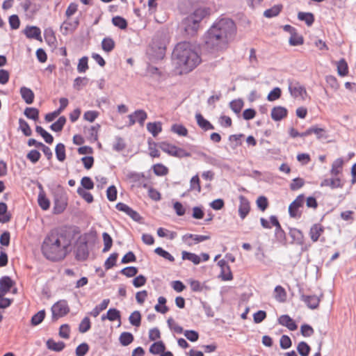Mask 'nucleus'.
<instances>
[{"mask_svg": "<svg viewBox=\"0 0 356 356\" xmlns=\"http://www.w3.org/2000/svg\"><path fill=\"white\" fill-rule=\"evenodd\" d=\"M275 298L280 302H283L286 300V293L282 286H277L275 288Z\"/></svg>", "mask_w": 356, "mask_h": 356, "instance_id": "2f4dec72", "label": "nucleus"}, {"mask_svg": "<svg viewBox=\"0 0 356 356\" xmlns=\"http://www.w3.org/2000/svg\"><path fill=\"white\" fill-rule=\"evenodd\" d=\"M195 238V234H186L184 235L181 238L183 243L186 245L187 246H192L193 245L197 244Z\"/></svg>", "mask_w": 356, "mask_h": 356, "instance_id": "13d9d810", "label": "nucleus"}, {"mask_svg": "<svg viewBox=\"0 0 356 356\" xmlns=\"http://www.w3.org/2000/svg\"><path fill=\"white\" fill-rule=\"evenodd\" d=\"M70 312L66 300H61L56 302L51 307L52 316L58 318L65 316Z\"/></svg>", "mask_w": 356, "mask_h": 356, "instance_id": "423d86ee", "label": "nucleus"}, {"mask_svg": "<svg viewBox=\"0 0 356 356\" xmlns=\"http://www.w3.org/2000/svg\"><path fill=\"white\" fill-rule=\"evenodd\" d=\"M181 258L183 260H188L191 261L195 265H197L201 262V258L199 255L186 251H182Z\"/></svg>", "mask_w": 356, "mask_h": 356, "instance_id": "b1692460", "label": "nucleus"}, {"mask_svg": "<svg viewBox=\"0 0 356 356\" xmlns=\"http://www.w3.org/2000/svg\"><path fill=\"white\" fill-rule=\"evenodd\" d=\"M238 214L241 219H244L250 212V206L248 200L243 196H239Z\"/></svg>", "mask_w": 356, "mask_h": 356, "instance_id": "9d476101", "label": "nucleus"}, {"mask_svg": "<svg viewBox=\"0 0 356 356\" xmlns=\"http://www.w3.org/2000/svg\"><path fill=\"white\" fill-rule=\"evenodd\" d=\"M89 250L86 242L81 243L78 245L76 250V258L79 261H85L88 259Z\"/></svg>", "mask_w": 356, "mask_h": 356, "instance_id": "9b49d317", "label": "nucleus"}, {"mask_svg": "<svg viewBox=\"0 0 356 356\" xmlns=\"http://www.w3.org/2000/svg\"><path fill=\"white\" fill-rule=\"evenodd\" d=\"M89 350V346L86 343H82L76 348V356H84Z\"/></svg>", "mask_w": 356, "mask_h": 356, "instance_id": "0e129e2a", "label": "nucleus"}, {"mask_svg": "<svg viewBox=\"0 0 356 356\" xmlns=\"http://www.w3.org/2000/svg\"><path fill=\"white\" fill-rule=\"evenodd\" d=\"M337 70H338V74L341 76H344L348 74V65L344 59H341V60H339L338 62Z\"/></svg>", "mask_w": 356, "mask_h": 356, "instance_id": "c03bdc74", "label": "nucleus"}, {"mask_svg": "<svg viewBox=\"0 0 356 356\" xmlns=\"http://www.w3.org/2000/svg\"><path fill=\"white\" fill-rule=\"evenodd\" d=\"M90 320L88 317L86 316L85 318H83V319L81 321L79 325V331L81 333H86L90 329Z\"/></svg>", "mask_w": 356, "mask_h": 356, "instance_id": "37998d69", "label": "nucleus"}, {"mask_svg": "<svg viewBox=\"0 0 356 356\" xmlns=\"http://www.w3.org/2000/svg\"><path fill=\"white\" fill-rule=\"evenodd\" d=\"M278 323L282 326L286 327L289 330L294 331L298 326L295 321L289 315H282L278 318Z\"/></svg>", "mask_w": 356, "mask_h": 356, "instance_id": "ddd939ff", "label": "nucleus"}, {"mask_svg": "<svg viewBox=\"0 0 356 356\" xmlns=\"http://www.w3.org/2000/svg\"><path fill=\"white\" fill-rule=\"evenodd\" d=\"M329 186L331 188H341L343 184L339 178L325 179L321 183V187Z\"/></svg>", "mask_w": 356, "mask_h": 356, "instance_id": "f3484780", "label": "nucleus"}, {"mask_svg": "<svg viewBox=\"0 0 356 356\" xmlns=\"http://www.w3.org/2000/svg\"><path fill=\"white\" fill-rule=\"evenodd\" d=\"M38 202L42 209L47 210L49 208L50 202L42 190L38 194Z\"/></svg>", "mask_w": 356, "mask_h": 356, "instance_id": "c85d7f7f", "label": "nucleus"}, {"mask_svg": "<svg viewBox=\"0 0 356 356\" xmlns=\"http://www.w3.org/2000/svg\"><path fill=\"white\" fill-rule=\"evenodd\" d=\"M108 299H104L99 305H97L90 313L94 317L99 316V313L106 309L109 304Z\"/></svg>", "mask_w": 356, "mask_h": 356, "instance_id": "c756f323", "label": "nucleus"}, {"mask_svg": "<svg viewBox=\"0 0 356 356\" xmlns=\"http://www.w3.org/2000/svg\"><path fill=\"white\" fill-rule=\"evenodd\" d=\"M130 323L136 327H139L140 325L141 315L138 311H135L131 314L129 318Z\"/></svg>", "mask_w": 356, "mask_h": 356, "instance_id": "58836bf2", "label": "nucleus"}, {"mask_svg": "<svg viewBox=\"0 0 356 356\" xmlns=\"http://www.w3.org/2000/svg\"><path fill=\"white\" fill-rule=\"evenodd\" d=\"M287 109L283 106H275L271 111V118L274 121H280L287 115Z\"/></svg>", "mask_w": 356, "mask_h": 356, "instance_id": "4468645a", "label": "nucleus"}, {"mask_svg": "<svg viewBox=\"0 0 356 356\" xmlns=\"http://www.w3.org/2000/svg\"><path fill=\"white\" fill-rule=\"evenodd\" d=\"M134 339V338L133 334L128 332H122L119 337L120 343L124 346H127L131 344Z\"/></svg>", "mask_w": 356, "mask_h": 356, "instance_id": "cd10ccee", "label": "nucleus"}, {"mask_svg": "<svg viewBox=\"0 0 356 356\" xmlns=\"http://www.w3.org/2000/svg\"><path fill=\"white\" fill-rule=\"evenodd\" d=\"M47 347L48 349L56 351V352H60L63 350L65 346V344L63 341H55L52 339H49L47 340Z\"/></svg>", "mask_w": 356, "mask_h": 356, "instance_id": "412c9836", "label": "nucleus"}, {"mask_svg": "<svg viewBox=\"0 0 356 356\" xmlns=\"http://www.w3.org/2000/svg\"><path fill=\"white\" fill-rule=\"evenodd\" d=\"M106 318L110 321L120 320V312L116 309H109L106 313Z\"/></svg>", "mask_w": 356, "mask_h": 356, "instance_id": "864d4df0", "label": "nucleus"}, {"mask_svg": "<svg viewBox=\"0 0 356 356\" xmlns=\"http://www.w3.org/2000/svg\"><path fill=\"white\" fill-rule=\"evenodd\" d=\"M323 232V227L320 224H314L310 229L309 236L312 241L316 242Z\"/></svg>", "mask_w": 356, "mask_h": 356, "instance_id": "a211bd4d", "label": "nucleus"}, {"mask_svg": "<svg viewBox=\"0 0 356 356\" xmlns=\"http://www.w3.org/2000/svg\"><path fill=\"white\" fill-rule=\"evenodd\" d=\"M305 184V181L302 178H295L292 180V182L290 184V188L292 191H296L301 187H302Z\"/></svg>", "mask_w": 356, "mask_h": 356, "instance_id": "338daca9", "label": "nucleus"}, {"mask_svg": "<svg viewBox=\"0 0 356 356\" xmlns=\"http://www.w3.org/2000/svg\"><path fill=\"white\" fill-rule=\"evenodd\" d=\"M289 42L291 45L297 46L303 43V38L296 31L291 35Z\"/></svg>", "mask_w": 356, "mask_h": 356, "instance_id": "603ef678", "label": "nucleus"}, {"mask_svg": "<svg viewBox=\"0 0 356 356\" xmlns=\"http://www.w3.org/2000/svg\"><path fill=\"white\" fill-rule=\"evenodd\" d=\"M55 152L59 161H63L65 159V147L63 143H58L56 146Z\"/></svg>", "mask_w": 356, "mask_h": 356, "instance_id": "e433bc0d", "label": "nucleus"}, {"mask_svg": "<svg viewBox=\"0 0 356 356\" xmlns=\"http://www.w3.org/2000/svg\"><path fill=\"white\" fill-rule=\"evenodd\" d=\"M118 254L117 253H113L106 260L104 267L106 269H110L115 266Z\"/></svg>", "mask_w": 356, "mask_h": 356, "instance_id": "774afa93", "label": "nucleus"}, {"mask_svg": "<svg viewBox=\"0 0 356 356\" xmlns=\"http://www.w3.org/2000/svg\"><path fill=\"white\" fill-rule=\"evenodd\" d=\"M289 234L293 240L298 245H302L304 242V236L302 232L296 229L291 228L289 230Z\"/></svg>", "mask_w": 356, "mask_h": 356, "instance_id": "5701e85b", "label": "nucleus"}, {"mask_svg": "<svg viewBox=\"0 0 356 356\" xmlns=\"http://www.w3.org/2000/svg\"><path fill=\"white\" fill-rule=\"evenodd\" d=\"M165 346L161 341L154 342L149 347V352L154 355L161 354L165 351Z\"/></svg>", "mask_w": 356, "mask_h": 356, "instance_id": "a878e982", "label": "nucleus"}, {"mask_svg": "<svg viewBox=\"0 0 356 356\" xmlns=\"http://www.w3.org/2000/svg\"><path fill=\"white\" fill-rule=\"evenodd\" d=\"M147 129L154 137H156L161 132L162 124L160 122H149L147 124Z\"/></svg>", "mask_w": 356, "mask_h": 356, "instance_id": "4be33fe9", "label": "nucleus"}, {"mask_svg": "<svg viewBox=\"0 0 356 356\" xmlns=\"http://www.w3.org/2000/svg\"><path fill=\"white\" fill-rule=\"evenodd\" d=\"M195 119L198 126L204 131L214 129V127L207 120L204 119L200 113L195 115Z\"/></svg>", "mask_w": 356, "mask_h": 356, "instance_id": "aec40b11", "label": "nucleus"}, {"mask_svg": "<svg viewBox=\"0 0 356 356\" xmlns=\"http://www.w3.org/2000/svg\"><path fill=\"white\" fill-rule=\"evenodd\" d=\"M141 185L143 187L147 188L149 192V197L154 200H159L161 198L160 193L155 189L149 187L148 185L145 183L141 182Z\"/></svg>", "mask_w": 356, "mask_h": 356, "instance_id": "680f3d73", "label": "nucleus"}, {"mask_svg": "<svg viewBox=\"0 0 356 356\" xmlns=\"http://www.w3.org/2000/svg\"><path fill=\"white\" fill-rule=\"evenodd\" d=\"M281 96V90L280 88L276 87L273 88L268 95L267 99L269 102H273L279 99Z\"/></svg>", "mask_w": 356, "mask_h": 356, "instance_id": "e2e57ef3", "label": "nucleus"}, {"mask_svg": "<svg viewBox=\"0 0 356 356\" xmlns=\"http://www.w3.org/2000/svg\"><path fill=\"white\" fill-rule=\"evenodd\" d=\"M24 115L29 119L37 120L38 119L39 111L35 108L29 107L25 109Z\"/></svg>", "mask_w": 356, "mask_h": 356, "instance_id": "a18cd8bd", "label": "nucleus"}, {"mask_svg": "<svg viewBox=\"0 0 356 356\" xmlns=\"http://www.w3.org/2000/svg\"><path fill=\"white\" fill-rule=\"evenodd\" d=\"M71 242V237L65 231L54 229L44 238L42 253L50 261H60L67 256Z\"/></svg>", "mask_w": 356, "mask_h": 356, "instance_id": "f03ea898", "label": "nucleus"}, {"mask_svg": "<svg viewBox=\"0 0 356 356\" xmlns=\"http://www.w3.org/2000/svg\"><path fill=\"white\" fill-rule=\"evenodd\" d=\"M159 148L164 152L172 156H177L178 154V148L175 145H172L166 142L158 143Z\"/></svg>", "mask_w": 356, "mask_h": 356, "instance_id": "dca6fc26", "label": "nucleus"}, {"mask_svg": "<svg viewBox=\"0 0 356 356\" xmlns=\"http://www.w3.org/2000/svg\"><path fill=\"white\" fill-rule=\"evenodd\" d=\"M298 18L301 21L305 22L308 26H311L314 21V17L311 13L300 12L298 15Z\"/></svg>", "mask_w": 356, "mask_h": 356, "instance_id": "72a5a7b5", "label": "nucleus"}, {"mask_svg": "<svg viewBox=\"0 0 356 356\" xmlns=\"http://www.w3.org/2000/svg\"><path fill=\"white\" fill-rule=\"evenodd\" d=\"M220 277L222 278V280L225 281H229L232 280V273L231 272L230 267L229 266V265L221 268Z\"/></svg>", "mask_w": 356, "mask_h": 356, "instance_id": "5fc2aeb1", "label": "nucleus"}, {"mask_svg": "<svg viewBox=\"0 0 356 356\" xmlns=\"http://www.w3.org/2000/svg\"><path fill=\"white\" fill-rule=\"evenodd\" d=\"M36 132L40 134L45 140V142L48 144H51L54 141L53 136L49 134L47 131H45L42 127L36 126L35 127Z\"/></svg>", "mask_w": 356, "mask_h": 356, "instance_id": "473e14b6", "label": "nucleus"}, {"mask_svg": "<svg viewBox=\"0 0 356 356\" xmlns=\"http://www.w3.org/2000/svg\"><path fill=\"white\" fill-rule=\"evenodd\" d=\"M66 123V118L65 116L60 117L56 122L50 126V129L56 132L61 131L64 125Z\"/></svg>", "mask_w": 356, "mask_h": 356, "instance_id": "f704fd0d", "label": "nucleus"}, {"mask_svg": "<svg viewBox=\"0 0 356 356\" xmlns=\"http://www.w3.org/2000/svg\"><path fill=\"white\" fill-rule=\"evenodd\" d=\"M297 350L301 356H308L310 351V347L307 343L301 341L298 345Z\"/></svg>", "mask_w": 356, "mask_h": 356, "instance_id": "3c124183", "label": "nucleus"}, {"mask_svg": "<svg viewBox=\"0 0 356 356\" xmlns=\"http://www.w3.org/2000/svg\"><path fill=\"white\" fill-rule=\"evenodd\" d=\"M158 302H159V304L155 305V307H154L155 310L161 314H165L168 311V307L165 306V303H166L165 298H164L163 296H160L158 298Z\"/></svg>", "mask_w": 356, "mask_h": 356, "instance_id": "c9c22d12", "label": "nucleus"}, {"mask_svg": "<svg viewBox=\"0 0 356 356\" xmlns=\"http://www.w3.org/2000/svg\"><path fill=\"white\" fill-rule=\"evenodd\" d=\"M15 285V282L8 276H3L0 279V286L6 294Z\"/></svg>", "mask_w": 356, "mask_h": 356, "instance_id": "6ab92c4d", "label": "nucleus"}, {"mask_svg": "<svg viewBox=\"0 0 356 356\" xmlns=\"http://www.w3.org/2000/svg\"><path fill=\"white\" fill-rule=\"evenodd\" d=\"M115 47V42L111 38H104L102 42V48L105 52H111Z\"/></svg>", "mask_w": 356, "mask_h": 356, "instance_id": "7c9ffc66", "label": "nucleus"}, {"mask_svg": "<svg viewBox=\"0 0 356 356\" xmlns=\"http://www.w3.org/2000/svg\"><path fill=\"white\" fill-rule=\"evenodd\" d=\"M300 299L312 309L317 308L320 302V298L316 295H302Z\"/></svg>", "mask_w": 356, "mask_h": 356, "instance_id": "f8f14e48", "label": "nucleus"}, {"mask_svg": "<svg viewBox=\"0 0 356 356\" xmlns=\"http://www.w3.org/2000/svg\"><path fill=\"white\" fill-rule=\"evenodd\" d=\"M102 238H103V241H104V247L102 251H103V252H106L111 249V248L112 246L113 239L107 232H104L102 234Z\"/></svg>", "mask_w": 356, "mask_h": 356, "instance_id": "a19ab883", "label": "nucleus"}, {"mask_svg": "<svg viewBox=\"0 0 356 356\" xmlns=\"http://www.w3.org/2000/svg\"><path fill=\"white\" fill-rule=\"evenodd\" d=\"M289 90L291 95L294 98H300L305 99L307 95L305 88L299 82L296 81L288 80Z\"/></svg>", "mask_w": 356, "mask_h": 356, "instance_id": "39448f33", "label": "nucleus"}, {"mask_svg": "<svg viewBox=\"0 0 356 356\" xmlns=\"http://www.w3.org/2000/svg\"><path fill=\"white\" fill-rule=\"evenodd\" d=\"M19 128L26 136L31 135L32 131L29 124L23 119L19 120Z\"/></svg>", "mask_w": 356, "mask_h": 356, "instance_id": "6e6d98bb", "label": "nucleus"}, {"mask_svg": "<svg viewBox=\"0 0 356 356\" xmlns=\"http://www.w3.org/2000/svg\"><path fill=\"white\" fill-rule=\"evenodd\" d=\"M24 33L29 39H35L42 42L40 29L35 26H27L24 30Z\"/></svg>", "mask_w": 356, "mask_h": 356, "instance_id": "1a4fd4ad", "label": "nucleus"}, {"mask_svg": "<svg viewBox=\"0 0 356 356\" xmlns=\"http://www.w3.org/2000/svg\"><path fill=\"white\" fill-rule=\"evenodd\" d=\"M149 155L150 156L155 158V157H159L160 153L157 147H159L158 143L154 142L149 141Z\"/></svg>", "mask_w": 356, "mask_h": 356, "instance_id": "bf43d9fd", "label": "nucleus"}, {"mask_svg": "<svg viewBox=\"0 0 356 356\" xmlns=\"http://www.w3.org/2000/svg\"><path fill=\"white\" fill-rule=\"evenodd\" d=\"M231 109L236 114L239 113L243 106V102L241 99H235L229 104Z\"/></svg>", "mask_w": 356, "mask_h": 356, "instance_id": "8fccbe9b", "label": "nucleus"}, {"mask_svg": "<svg viewBox=\"0 0 356 356\" xmlns=\"http://www.w3.org/2000/svg\"><path fill=\"white\" fill-rule=\"evenodd\" d=\"M135 118L141 126H143L145 120L147 118V113L143 110H136L134 113Z\"/></svg>", "mask_w": 356, "mask_h": 356, "instance_id": "de8ad7c7", "label": "nucleus"}, {"mask_svg": "<svg viewBox=\"0 0 356 356\" xmlns=\"http://www.w3.org/2000/svg\"><path fill=\"white\" fill-rule=\"evenodd\" d=\"M112 22L114 26L120 28V29H125L127 27V20L120 16L113 17Z\"/></svg>", "mask_w": 356, "mask_h": 356, "instance_id": "ea45409f", "label": "nucleus"}, {"mask_svg": "<svg viewBox=\"0 0 356 356\" xmlns=\"http://www.w3.org/2000/svg\"><path fill=\"white\" fill-rule=\"evenodd\" d=\"M282 6L276 5L264 11V15L266 17L270 18L277 16L281 11Z\"/></svg>", "mask_w": 356, "mask_h": 356, "instance_id": "4c0bfd02", "label": "nucleus"}, {"mask_svg": "<svg viewBox=\"0 0 356 356\" xmlns=\"http://www.w3.org/2000/svg\"><path fill=\"white\" fill-rule=\"evenodd\" d=\"M126 147V144L122 138L117 136L115 138V141L113 145V149L116 152L122 151Z\"/></svg>", "mask_w": 356, "mask_h": 356, "instance_id": "79ce46f5", "label": "nucleus"}, {"mask_svg": "<svg viewBox=\"0 0 356 356\" xmlns=\"http://www.w3.org/2000/svg\"><path fill=\"white\" fill-rule=\"evenodd\" d=\"M236 32L234 22L228 18L218 20L207 31L206 44L211 53L222 52L232 42Z\"/></svg>", "mask_w": 356, "mask_h": 356, "instance_id": "f257e3e1", "label": "nucleus"}, {"mask_svg": "<svg viewBox=\"0 0 356 356\" xmlns=\"http://www.w3.org/2000/svg\"><path fill=\"white\" fill-rule=\"evenodd\" d=\"M79 24V19L71 20L70 18H67V19L61 24L60 26V31L63 35H67L70 33H72L77 29Z\"/></svg>", "mask_w": 356, "mask_h": 356, "instance_id": "6e6552de", "label": "nucleus"}, {"mask_svg": "<svg viewBox=\"0 0 356 356\" xmlns=\"http://www.w3.org/2000/svg\"><path fill=\"white\" fill-rule=\"evenodd\" d=\"M304 203L305 196L303 195H298L289 207L290 216L292 218H300L301 215L300 209L303 207Z\"/></svg>", "mask_w": 356, "mask_h": 356, "instance_id": "0eeeda50", "label": "nucleus"}, {"mask_svg": "<svg viewBox=\"0 0 356 356\" xmlns=\"http://www.w3.org/2000/svg\"><path fill=\"white\" fill-rule=\"evenodd\" d=\"M209 15V9L198 8L193 13L186 15L182 19L180 25L181 35L186 37H193L200 26L201 22Z\"/></svg>", "mask_w": 356, "mask_h": 356, "instance_id": "20e7f679", "label": "nucleus"}, {"mask_svg": "<svg viewBox=\"0 0 356 356\" xmlns=\"http://www.w3.org/2000/svg\"><path fill=\"white\" fill-rule=\"evenodd\" d=\"M157 234L160 237H167L170 239H173L176 237L177 233L175 232H170L168 229L160 227L157 230Z\"/></svg>", "mask_w": 356, "mask_h": 356, "instance_id": "09e8293b", "label": "nucleus"}, {"mask_svg": "<svg viewBox=\"0 0 356 356\" xmlns=\"http://www.w3.org/2000/svg\"><path fill=\"white\" fill-rule=\"evenodd\" d=\"M343 164V161L342 159L339 158L336 159L332 164L330 174L334 177L337 176L341 172Z\"/></svg>", "mask_w": 356, "mask_h": 356, "instance_id": "393cba45", "label": "nucleus"}, {"mask_svg": "<svg viewBox=\"0 0 356 356\" xmlns=\"http://www.w3.org/2000/svg\"><path fill=\"white\" fill-rule=\"evenodd\" d=\"M200 62L196 45L189 42H179V74L190 72Z\"/></svg>", "mask_w": 356, "mask_h": 356, "instance_id": "7ed1b4c3", "label": "nucleus"}, {"mask_svg": "<svg viewBox=\"0 0 356 356\" xmlns=\"http://www.w3.org/2000/svg\"><path fill=\"white\" fill-rule=\"evenodd\" d=\"M45 317L44 310L39 311L38 313L34 314L31 318V324L33 325H38L44 320Z\"/></svg>", "mask_w": 356, "mask_h": 356, "instance_id": "49530a36", "label": "nucleus"}, {"mask_svg": "<svg viewBox=\"0 0 356 356\" xmlns=\"http://www.w3.org/2000/svg\"><path fill=\"white\" fill-rule=\"evenodd\" d=\"M81 184L82 186L81 188L84 190H91L94 188V183L88 177H83L81 179Z\"/></svg>", "mask_w": 356, "mask_h": 356, "instance_id": "69168bd1", "label": "nucleus"}, {"mask_svg": "<svg viewBox=\"0 0 356 356\" xmlns=\"http://www.w3.org/2000/svg\"><path fill=\"white\" fill-rule=\"evenodd\" d=\"M154 172L158 176H163L168 173V168L163 164H155L152 167Z\"/></svg>", "mask_w": 356, "mask_h": 356, "instance_id": "052dcab7", "label": "nucleus"}, {"mask_svg": "<svg viewBox=\"0 0 356 356\" xmlns=\"http://www.w3.org/2000/svg\"><path fill=\"white\" fill-rule=\"evenodd\" d=\"M7 209L6 204L0 202V222L6 223L10 221L11 216L7 213Z\"/></svg>", "mask_w": 356, "mask_h": 356, "instance_id": "bb28decb", "label": "nucleus"}, {"mask_svg": "<svg viewBox=\"0 0 356 356\" xmlns=\"http://www.w3.org/2000/svg\"><path fill=\"white\" fill-rule=\"evenodd\" d=\"M20 95L26 104H31L33 102L35 95L30 88L25 86L22 87L20 88Z\"/></svg>", "mask_w": 356, "mask_h": 356, "instance_id": "2eb2a0df", "label": "nucleus"}, {"mask_svg": "<svg viewBox=\"0 0 356 356\" xmlns=\"http://www.w3.org/2000/svg\"><path fill=\"white\" fill-rule=\"evenodd\" d=\"M77 193L83 197L88 203H91L93 202V196L92 195L84 190L83 188L79 187L77 189Z\"/></svg>", "mask_w": 356, "mask_h": 356, "instance_id": "4d7b16f0", "label": "nucleus"}]
</instances>
